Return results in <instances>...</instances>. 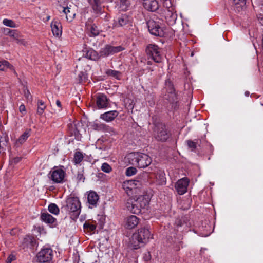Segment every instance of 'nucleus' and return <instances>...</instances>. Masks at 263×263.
Returning a JSON list of instances; mask_svg holds the SVG:
<instances>
[{"instance_id": "1", "label": "nucleus", "mask_w": 263, "mask_h": 263, "mask_svg": "<svg viewBox=\"0 0 263 263\" xmlns=\"http://www.w3.org/2000/svg\"><path fill=\"white\" fill-rule=\"evenodd\" d=\"M152 238V235L148 229L142 228L135 233L130 241L132 247L137 249L148 242Z\"/></svg>"}, {"instance_id": "2", "label": "nucleus", "mask_w": 263, "mask_h": 263, "mask_svg": "<svg viewBox=\"0 0 263 263\" xmlns=\"http://www.w3.org/2000/svg\"><path fill=\"white\" fill-rule=\"evenodd\" d=\"M128 162L140 168L148 166L152 162L151 158L147 154L139 153H132L126 157Z\"/></svg>"}, {"instance_id": "3", "label": "nucleus", "mask_w": 263, "mask_h": 263, "mask_svg": "<svg viewBox=\"0 0 263 263\" xmlns=\"http://www.w3.org/2000/svg\"><path fill=\"white\" fill-rule=\"evenodd\" d=\"M66 208L71 216L77 218L81 211V204L78 198L74 197L68 198L66 200Z\"/></svg>"}, {"instance_id": "4", "label": "nucleus", "mask_w": 263, "mask_h": 263, "mask_svg": "<svg viewBox=\"0 0 263 263\" xmlns=\"http://www.w3.org/2000/svg\"><path fill=\"white\" fill-rule=\"evenodd\" d=\"M146 52L148 56L155 62H161L162 57L161 54V49L156 45H148L146 47Z\"/></svg>"}, {"instance_id": "5", "label": "nucleus", "mask_w": 263, "mask_h": 263, "mask_svg": "<svg viewBox=\"0 0 263 263\" xmlns=\"http://www.w3.org/2000/svg\"><path fill=\"white\" fill-rule=\"evenodd\" d=\"M154 136L159 141H165L170 136L165 125L160 123L157 124L154 129Z\"/></svg>"}, {"instance_id": "6", "label": "nucleus", "mask_w": 263, "mask_h": 263, "mask_svg": "<svg viewBox=\"0 0 263 263\" xmlns=\"http://www.w3.org/2000/svg\"><path fill=\"white\" fill-rule=\"evenodd\" d=\"M147 25L148 30L152 34L156 36L162 35L163 31L159 21L155 20V18H151L147 21Z\"/></svg>"}, {"instance_id": "7", "label": "nucleus", "mask_w": 263, "mask_h": 263, "mask_svg": "<svg viewBox=\"0 0 263 263\" xmlns=\"http://www.w3.org/2000/svg\"><path fill=\"white\" fill-rule=\"evenodd\" d=\"M53 253L51 249L46 248L42 249L37 254V261L40 262H50L53 258Z\"/></svg>"}, {"instance_id": "8", "label": "nucleus", "mask_w": 263, "mask_h": 263, "mask_svg": "<svg viewBox=\"0 0 263 263\" xmlns=\"http://www.w3.org/2000/svg\"><path fill=\"white\" fill-rule=\"evenodd\" d=\"M49 174V178L54 183H61L64 181L66 173L61 168H54L53 170L50 171Z\"/></svg>"}, {"instance_id": "9", "label": "nucleus", "mask_w": 263, "mask_h": 263, "mask_svg": "<svg viewBox=\"0 0 263 263\" xmlns=\"http://www.w3.org/2000/svg\"><path fill=\"white\" fill-rule=\"evenodd\" d=\"M5 31L6 35H9L13 40L16 41L18 44L22 45L24 46L28 45V42L23 38L21 33L17 30L7 29Z\"/></svg>"}, {"instance_id": "10", "label": "nucleus", "mask_w": 263, "mask_h": 263, "mask_svg": "<svg viewBox=\"0 0 263 263\" xmlns=\"http://www.w3.org/2000/svg\"><path fill=\"white\" fill-rule=\"evenodd\" d=\"M138 200L136 199V196L133 198H129L127 199L126 206L128 211L134 214H139L141 212L142 207H140Z\"/></svg>"}, {"instance_id": "11", "label": "nucleus", "mask_w": 263, "mask_h": 263, "mask_svg": "<svg viewBox=\"0 0 263 263\" xmlns=\"http://www.w3.org/2000/svg\"><path fill=\"white\" fill-rule=\"evenodd\" d=\"M124 49L122 46H112L107 45L101 49L100 54L101 57H105L120 52Z\"/></svg>"}, {"instance_id": "12", "label": "nucleus", "mask_w": 263, "mask_h": 263, "mask_svg": "<svg viewBox=\"0 0 263 263\" xmlns=\"http://www.w3.org/2000/svg\"><path fill=\"white\" fill-rule=\"evenodd\" d=\"M190 180L187 178H183L178 180L175 184V187L179 195H183L187 192Z\"/></svg>"}, {"instance_id": "13", "label": "nucleus", "mask_w": 263, "mask_h": 263, "mask_svg": "<svg viewBox=\"0 0 263 263\" xmlns=\"http://www.w3.org/2000/svg\"><path fill=\"white\" fill-rule=\"evenodd\" d=\"M164 15L166 21L168 24L173 25L175 24L177 18V15L176 13L175 8H171V9H164Z\"/></svg>"}, {"instance_id": "14", "label": "nucleus", "mask_w": 263, "mask_h": 263, "mask_svg": "<svg viewBox=\"0 0 263 263\" xmlns=\"http://www.w3.org/2000/svg\"><path fill=\"white\" fill-rule=\"evenodd\" d=\"M51 31L54 36L59 37L62 33V25L58 19H53L50 24Z\"/></svg>"}, {"instance_id": "15", "label": "nucleus", "mask_w": 263, "mask_h": 263, "mask_svg": "<svg viewBox=\"0 0 263 263\" xmlns=\"http://www.w3.org/2000/svg\"><path fill=\"white\" fill-rule=\"evenodd\" d=\"M139 220L135 215H130L126 217L124 219V227L128 229L135 228L139 223Z\"/></svg>"}, {"instance_id": "16", "label": "nucleus", "mask_w": 263, "mask_h": 263, "mask_svg": "<svg viewBox=\"0 0 263 263\" xmlns=\"http://www.w3.org/2000/svg\"><path fill=\"white\" fill-rule=\"evenodd\" d=\"M86 28L90 36H96L100 33V29L91 20H88L86 23Z\"/></svg>"}, {"instance_id": "17", "label": "nucleus", "mask_w": 263, "mask_h": 263, "mask_svg": "<svg viewBox=\"0 0 263 263\" xmlns=\"http://www.w3.org/2000/svg\"><path fill=\"white\" fill-rule=\"evenodd\" d=\"M143 7L147 10L155 11L159 8L158 2L156 0H142Z\"/></svg>"}, {"instance_id": "18", "label": "nucleus", "mask_w": 263, "mask_h": 263, "mask_svg": "<svg viewBox=\"0 0 263 263\" xmlns=\"http://www.w3.org/2000/svg\"><path fill=\"white\" fill-rule=\"evenodd\" d=\"M96 104L99 108L106 107L108 104V101L107 97L103 94L98 95L97 98Z\"/></svg>"}, {"instance_id": "19", "label": "nucleus", "mask_w": 263, "mask_h": 263, "mask_svg": "<svg viewBox=\"0 0 263 263\" xmlns=\"http://www.w3.org/2000/svg\"><path fill=\"white\" fill-rule=\"evenodd\" d=\"M118 115V112L116 110H113L102 114L100 118L106 122H110L114 120Z\"/></svg>"}, {"instance_id": "20", "label": "nucleus", "mask_w": 263, "mask_h": 263, "mask_svg": "<svg viewBox=\"0 0 263 263\" xmlns=\"http://www.w3.org/2000/svg\"><path fill=\"white\" fill-rule=\"evenodd\" d=\"M155 178L157 183L158 185H162L166 184V178L164 171L158 170L156 173Z\"/></svg>"}, {"instance_id": "21", "label": "nucleus", "mask_w": 263, "mask_h": 263, "mask_svg": "<svg viewBox=\"0 0 263 263\" xmlns=\"http://www.w3.org/2000/svg\"><path fill=\"white\" fill-rule=\"evenodd\" d=\"M136 199L140 205V207L142 209L145 208L148 204L149 198L147 195H141L138 197L136 196Z\"/></svg>"}, {"instance_id": "22", "label": "nucleus", "mask_w": 263, "mask_h": 263, "mask_svg": "<svg viewBox=\"0 0 263 263\" xmlns=\"http://www.w3.org/2000/svg\"><path fill=\"white\" fill-rule=\"evenodd\" d=\"M41 219L46 223L53 224L56 222V219L48 213L41 214Z\"/></svg>"}, {"instance_id": "23", "label": "nucleus", "mask_w": 263, "mask_h": 263, "mask_svg": "<svg viewBox=\"0 0 263 263\" xmlns=\"http://www.w3.org/2000/svg\"><path fill=\"white\" fill-rule=\"evenodd\" d=\"M31 129H27L16 140L15 144L17 146L24 143L30 135Z\"/></svg>"}, {"instance_id": "24", "label": "nucleus", "mask_w": 263, "mask_h": 263, "mask_svg": "<svg viewBox=\"0 0 263 263\" xmlns=\"http://www.w3.org/2000/svg\"><path fill=\"white\" fill-rule=\"evenodd\" d=\"M98 195L95 192H90L87 196L88 202L89 204L95 205L98 200Z\"/></svg>"}, {"instance_id": "25", "label": "nucleus", "mask_w": 263, "mask_h": 263, "mask_svg": "<svg viewBox=\"0 0 263 263\" xmlns=\"http://www.w3.org/2000/svg\"><path fill=\"white\" fill-rule=\"evenodd\" d=\"M234 9L238 12L242 10L245 7L246 0H233Z\"/></svg>"}, {"instance_id": "26", "label": "nucleus", "mask_w": 263, "mask_h": 263, "mask_svg": "<svg viewBox=\"0 0 263 263\" xmlns=\"http://www.w3.org/2000/svg\"><path fill=\"white\" fill-rule=\"evenodd\" d=\"M128 22V17L126 15H122L118 21L114 23V26L116 27H122L127 24Z\"/></svg>"}, {"instance_id": "27", "label": "nucleus", "mask_w": 263, "mask_h": 263, "mask_svg": "<svg viewBox=\"0 0 263 263\" xmlns=\"http://www.w3.org/2000/svg\"><path fill=\"white\" fill-rule=\"evenodd\" d=\"M62 12L66 15V18L67 20L71 21L74 18L75 14L71 12L70 8L69 7H62Z\"/></svg>"}, {"instance_id": "28", "label": "nucleus", "mask_w": 263, "mask_h": 263, "mask_svg": "<svg viewBox=\"0 0 263 263\" xmlns=\"http://www.w3.org/2000/svg\"><path fill=\"white\" fill-rule=\"evenodd\" d=\"M191 199L190 198H186L183 200H181L179 201L180 208L185 210L189 209L191 206Z\"/></svg>"}, {"instance_id": "29", "label": "nucleus", "mask_w": 263, "mask_h": 263, "mask_svg": "<svg viewBox=\"0 0 263 263\" xmlns=\"http://www.w3.org/2000/svg\"><path fill=\"white\" fill-rule=\"evenodd\" d=\"M70 133L75 136V139L77 140H80L81 135L80 133V130L78 129V125H74V126L71 127Z\"/></svg>"}, {"instance_id": "30", "label": "nucleus", "mask_w": 263, "mask_h": 263, "mask_svg": "<svg viewBox=\"0 0 263 263\" xmlns=\"http://www.w3.org/2000/svg\"><path fill=\"white\" fill-rule=\"evenodd\" d=\"M165 98L169 101H174L176 98V93L172 87H170L168 94H165Z\"/></svg>"}, {"instance_id": "31", "label": "nucleus", "mask_w": 263, "mask_h": 263, "mask_svg": "<svg viewBox=\"0 0 263 263\" xmlns=\"http://www.w3.org/2000/svg\"><path fill=\"white\" fill-rule=\"evenodd\" d=\"M7 68L13 69V67L7 61H0V70L4 71Z\"/></svg>"}, {"instance_id": "32", "label": "nucleus", "mask_w": 263, "mask_h": 263, "mask_svg": "<svg viewBox=\"0 0 263 263\" xmlns=\"http://www.w3.org/2000/svg\"><path fill=\"white\" fill-rule=\"evenodd\" d=\"M84 228L87 230L88 232H93L96 229L95 224L92 222H86L84 224Z\"/></svg>"}, {"instance_id": "33", "label": "nucleus", "mask_w": 263, "mask_h": 263, "mask_svg": "<svg viewBox=\"0 0 263 263\" xmlns=\"http://www.w3.org/2000/svg\"><path fill=\"white\" fill-rule=\"evenodd\" d=\"M136 182H138V181H136L135 180L128 181L124 183V187L125 190L129 189L132 190L133 187L137 185Z\"/></svg>"}, {"instance_id": "34", "label": "nucleus", "mask_w": 263, "mask_h": 263, "mask_svg": "<svg viewBox=\"0 0 263 263\" xmlns=\"http://www.w3.org/2000/svg\"><path fill=\"white\" fill-rule=\"evenodd\" d=\"M90 3L92 5L93 9L96 11L100 10V6L101 4V0H89Z\"/></svg>"}, {"instance_id": "35", "label": "nucleus", "mask_w": 263, "mask_h": 263, "mask_svg": "<svg viewBox=\"0 0 263 263\" xmlns=\"http://www.w3.org/2000/svg\"><path fill=\"white\" fill-rule=\"evenodd\" d=\"M46 108V106L44 104V102L41 100H40L37 102V112L39 115H42L44 112V110Z\"/></svg>"}, {"instance_id": "36", "label": "nucleus", "mask_w": 263, "mask_h": 263, "mask_svg": "<svg viewBox=\"0 0 263 263\" xmlns=\"http://www.w3.org/2000/svg\"><path fill=\"white\" fill-rule=\"evenodd\" d=\"M49 211L55 215H58L59 213V209L58 206L54 203H51L48 206Z\"/></svg>"}, {"instance_id": "37", "label": "nucleus", "mask_w": 263, "mask_h": 263, "mask_svg": "<svg viewBox=\"0 0 263 263\" xmlns=\"http://www.w3.org/2000/svg\"><path fill=\"white\" fill-rule=\"evenodd\" d=\"M83 155L82 153L79 152H77L74 154V161L76 164L80 163L83 159Z\"/></svg>"}, {"instance_id": "38", "label": "nucleus", "mask_w": 263, "mask_h": 263, "mask_svg": "<svg viewBox=\"0 0 263 263\" xmlns=\"http://www.w3.org/2000/svg\"><path fill=\"white\" fill-rule=\"evenodd\" d=\"M3 23L4 25L12 28H15L17 27V25L16 24V23L11 20L4 19L3 21Z\"/></svg>"}, {"instance_id": "39", "label": "nucleus", "mask_w": 263, "mask_h": 263, "mask_svg": "<svg viewBox=\"0 0 263 263\" xmlns=\"http://www.w3.org/2000/svg\"><path fill=\"white\" fill-rule=\"evenodd\" d=\"M101 170L106 173H109L112 171V168L107 163H103L101 166Z\"/></svg>"}, {"instance_id": "40", "label": "nucleus", "mask_w": 263, "mask_h": 263, "mask_svg": "<svg viewBox=\"0 0 263 263\" xmlns=\"http://www.w3.org/2000/svg\"><path fill=\"white\" fill-rule=\"evenodd\" d=\"M106 73L108 75L113 76L117 79H119L120 76V73L119 71L111 69L108 70L106 71Z\"/></svg>"}, {"instance_id": "41", "label": "nucleus", "mask_w": 263, "mask_h": 263, "mask_svg": "<svg viewBox=\"0 0 263 263\" xmlns=\"http://www.w3.org/2000/svg\"><path fill=\"white\" fill-rule=\"evenodd\" d=\"M137 172V170L136 168L133 167H130L126 169V175L127 176H131L132 175H135Z\"/></svg>"}, {"instance_id": "42", "label": "nucleus", "mask_w": 263, "mask_h": 263, "mask_svg": "<svg viewBox=\"0 0 263 263\" xmlns=\"http://www.w3.org/2000/svg\"><path fill=\"white\" fill-rule=\"evenodd\" d=\"M87 80V76L85 72H81L78 75V81L79 83L85 82Z\"/></svg>"}, {"instance_id": "43", "label": "nucleus", "mask_w": 263, "mask_h": 263, "mask_svg": "<svg viewBox=\"0 0 263 263\" xmlns=\"http://www.w3.org/2000/svg\"><path fill=\"white\" fill-rule=\"evenodd\" d=\"M187 145L189 148L191 149V151H194L195 149L197 146V143L191 140H187L186 141Z\"/></svg>"}, {"instance_id": "44", "label": "nucleus", "mask_w": 263, "mask_h": 263, "mask_svg": "<svg viewBox=\"0 0 263 263\" xmlns=\"http://www.w3.org/2000/svg\"><path fill=\"white\" fill-rule=\"evenodd\" d=\"M163 6L165 9H171V8H174L170 0H163Z\"/></svg>"}, {"instance_id": "45", "label": "nucleus", "mask_w": 263, "mask_h": 263, "mask_svg": "<svg viewBox=\"0 0 263 263\" xmlns=\"http://www.w3.org/2000/svg\"><path fill=\"white\" fill-rule=\"evenodd\" d=\"M104 130L105 132H108L112 135H114V134H116L115 130L112 127H110L108 126L104 125Z\"/></svg>"}, {"instance_id": "46", "label": "nucleus", "mask_w": 263, "mask_h": 263, "mask_svg": "<svg viewBox=\"0 0 263 263\" xmlns=\"http://www.w3.org/2000/svg\"><path fill=\"white\" fill-rule=\"evenodd\" d=\"M77 179L78 181H82L84 182L85 178L84 177L83 174L82 172H78L77 175Z\"/></svg>"}, {"instance_id": "47", "label": "nucleus", "mask_w": 263, "mask_h": 263, "mask_svg": "<svg viewBox=\"0 0 263 263\" xmlns=\"http://www.w3.org/2000/svg\"><path fill=\"white\" fill-rule=\"evenodd\" d=\"M24 96H25L27 100H29L30 98L31 97V95H30L29 91L27 88L24 89Z\"/></svg>"}, {"instance_id": "48", "label": "nucleus", "mask_w": 263, "mask_h": 263, "mask_svg": "<svg viewBox=\"0 0 263 263\" xmlns=\"http://www.w3.org/2000/svg\"><path fill=\"white\" fill-rule=\"evenodd\" d=\"M257 17L260 24L263 26V13L258 14L257 15Z\"/></svg>"}, {"instance_id": "49", "label": "nucleus", "mask_w": 263, "mask_h": 263, "mask_svg": "<svg viewBox=\"0 0 263 263\" xmlns=\"http://www.w3.org/2000/svg\"><path fill=\"white\" fill-rule=\"evenodd\" d=\"M15 259V256H14L13 255H10L7 259L6 263H11V262L12 260H14Z\"/></svg>"}, {"instance_id": "50", "label": "nucleus", "mask_w": 263, "mask_h": 263, "mask_svg": "<svg viewBox=\"0 0 263 263\" xmlns=\"http://www.w3.org/2000/svg\"><path fill=\"white\" fill-rule=\"evenodd\" d=\"M19 110L20 112L25 114L26 112V107L24 104H22L19 107Z\"/></svg>"}, {"instance_id": "51", "label": "nucleus", "mask_w": 263, "mask_h": 263, "mask_svg": "<svg viewBox=\"0 0 263 263\" xmlns=\"http://www.w3.org/2000/svg\"><path fill=\"white\" fill-rule=\"evenodd\" d=\"M21 160V157H15L12 160H11V162L12 163H14V164H16L18 162H19Z\"/></svg>"}, {"instance_id": "52", "label": "nucleus", "mask_w": 263, "mask_h": 263, "mask_svg": "<svg viewBox=\"0 0 263 263\" xmlns=\"http://www.w3.org/2000/svg\"><path fill=\"white\" fill-rule=\"evenodd\" d=\"M56 104H57V105L58 107H59L60 108H61V104L60 101L59 100H57V101H56Z\"/></svg>"}, {"instance_id": "53", "label": "nucleus", "mask_w": 263, "mask_h": 263, "mask_svg": "<svg viewBox=\"0 0 263 263\" xmlns=\"http://www.w3.org/2000/svg\"><path fill=\"white\" fill-rule=\"evenodd\" d=\"M126 1L127 0H120V2L121 3L123 4V5H126Z\"/></svg>"}, {"instance_id": "54", "label": "nucleus", "mask_w": 263, "mask_h": 263, "mask_svg": "<svg viewBox=\"0 0 263 263\" xmlns=\"http://www.w3.org/2000/svg\"><path fill=\"white\" fill-rule=\"evenodd\" d=\"M90 55H94L95 56L96 55V51H93V50L92 51H90Z\"/></svg>"}, {"instance_id": "55", "label": "nucleus", "mask_w": 263, "mask_h": 263, "mask_svg": "<svg viewBox=\"0 0 263 263\" xmlns=\"http://www.w3.org/2000/svg\"><path fill=\"white\" fill-rule=\"evenodd\" d=\"M50 16L49 15L47 16L46 17V19L45 21H48L50 20Z\"/></svg>"}, {"instance_id": "56", "label": "nucleus", "mask_w": 263, "mask_h": 263, "mask_svg": "<svg viewBox=\"0 0 263 263\" xmlns=\"http://www.w3.org/2000/svg\"><path fill=\"white\" fill-rule=\"evenodd\" d=\"M93 60H96V58L95 57H93V58H91Z\"/></svg>"}]
</instances>
